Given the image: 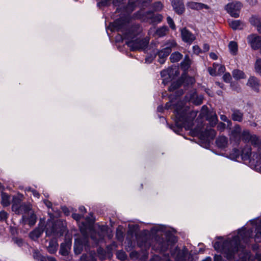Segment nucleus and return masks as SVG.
<instances>
[{"label":"nucleus","instance_id":"obj_47","mask_svg":"<svg viewBox=\"0 0 261 261\" xmlns=\"http://www.w3.org/2000/svg\"><path fill=\"white\" fill-rule=\"evenodd\" d=\"M167 21L171 29L173 30L176 29L175 24H174V21L171 17L168 16L167 17Z\"/></svg>","mask_w":261,"mask_h":261},{"label":"nucleus","instance_id":"obj_17","mask_svg":"<svg viewBox=\"0 0 261 261\" xmlns=\"http://www.w3.org/2000/svg\"><path fill=\"white\" fill-rule=\"evenodd\" d=\"M246 85L253 91L256 93L259 92L260 83L259 80L254 76H250L247 82Z\"/></svg>","mask_w":261,"mask_h":261},{"label":"nucleus","instance_id":"obj_24","mask_svg":"<svg viewBox=\"0 0 261 261\" xmlns=\"http://www.w3.org/2000/svg\"><path fill=\"white\" fill-rule=\"evenodd\" d=\"M32 208L30 204L23 203L17 210L16 211H14L15 213L17 215L22 214L27 215L29 213Z\"/></svg>","mask_w":261,"mask_h":261},{"label":"nucleus","instance_id":"obj_59","mask_svg":"<svg viewBox=\"0 0 261 261\" xmlns=\"http://www.w3.org/2000/svg\"><path fill=\"white\" fill-rule=\"evenodd\" d=\"M80 261H89V256L86 254H83L81 256Z\"/></svg>","mask_w":261,"mask_h":261},{"label":"nucleus","instance_id":"obj_42","mask_svg":"<svg viewBox=\"0 0 261 261\" xmlns=\"http://www.w3.org/2000/svg\"><path fill=\"white\" fill-rule=\"evenodd\" d=\"M126 243V244L125 246V249L127 252L132 251L135 247V243H134L131 240H127Z\"/></svg>","mask_w":261,"mask_h":261},{"label":"nucleus","instance_id":"obj_60","mask_svg":"<svg viewBox=\"0 0 261 261\" xmlns=\"http://www.w3.org/2000/svg\"><path fill=\"white\" fill-rule=\"evenodd\" d=\"M135 7V3L134 2H129L128 5L126 6V9L130 8V11L132 12L134 10Z\"/></svg>","mask_w":261,"mask_h":261},{"label":"nucleus","instance_id":"obj_7","mask_svg":"<svg viewBox=\"0 0 261 261\" xmlns=\"http://www.w3.org/2000/svg\"><path fill=\"white\" fill-rule=\"evenodd\" d=\"M89 238L87 234H84L82 237L75 239L74 243V251L75 254H80L82 253L84 247H89Z\"/></svg>","mask_w":261,"mask_h":261},{"label":"nucleus","instance_id":"obj_5","mask_svg":"<svg viewBox=\"0 0 261 261\" xmlns=\"http://www.w3.org/2000/svg\"><path fill=\"white\" fill-rule=\"evenodd\" d=\"M137 245L145 251L143 252L142 259L146 260L148 258L147 250L151 246L152 240L150 236L145 232H142L136 237Z\"/></svg>","mask_w":261,"mask_h":261},{"label":"nucleus","instance_id":"obj_9","mask_svg":"<svg viewBox=\"0 0 261 261\" xmlns=\"http://www.w3.org/2000/svg\"><path fill=\"white\" fill-rule=\"evenodd\" d=\"M46 234L47 236L60 237L63 236L64 230L60 223H52L51 226L46 225L45 230Z\"/></svg>","mask_w":261,"mask_h":261},{"label":"nucleus","instance_id":"obj_54","mask_svg":"<svg viewBox=\"0 0 261 261\" xmlns=\"http://www.w3.org/2000/svg\"><path fill=\"white\" fill-rule=\"evenodd\" d=\"M226 127V124L223 122H220L217 125V128L220 132L223 131Z\"/></svg>","mask_w":261,"mask_h":261},{"label":"nucleus","instance_id":"obj_22","mask_svg":"<svg viewBox=\"0 0 261 261\" xmlns=\"http://www.w3.org/2000/svg\"><path fill=\"white\" fill-rule=\"evenodd\" d=\"M252 154L251 148L250 145H246L241 150V159L243 161H248L250 160Z\"/></svg>","mask_w":261,"mask_h":261},{"label":"nucleus","instance_id":"obj_30","mask_svg":"<svg viewBox=\"0 0 261 261\" xmlns=\"http://www.w3.org/2000/svg\"><path fill=\"white\" fill-rule=\"evenodd\" d=\"M58 246V244L57 242L54 240H51L49 242L47 251L50 254H54L57 251Z\"/></svg>","mask_w":261,"mask_h":261},{"label":"nucleus","instance_id":"obj_26","mask_svg":"<svg viewBox=\"0 0 261 261\" xmlns=\"http://www.w3.org/2000/svg\"><path fill=\"white\" fill-rule=\"evenodd\" d=\"M216 135V131L212 128L206 129L201 133V137L206 140L214 139Z\"/></svg>","mask_w":261,"mask_h":261},{"label":"nucleus","instance_id":"obj_32","mask_svg":"<svg viewBox=\"0 0 261 261\" xmlns=\"http://www.w3.org/2000/svg\"><path fill=\"white\" fill-rule=\"evenodd\" d=\"M12 241L14 243L16 244L17 246L21 248H28L29 247V245L25 243L24 240L18 237H14L12 239Z\"/></svg>","mask_w":261,"mask_h":261},{"label":"nucleus","instance_id":"obj_58","mask_svg":"<svg viewBox=\"0 0 261 261\" xmlns=\"http://www.w3.org/2000/svg\"><path fill=\"white\" fill-rule=\"evenodd\" d=\"M207 70L210 75L212 76H215L216 75V69L210 67L208 68Z\"/></svg>","mask_w":261,"mask_h":261},{"label":"nucleus","instance_id":"obj_25","mask_svg":"<svg viewBox=\"0 0 261 261\" xmlns=\"http://www.w3.org/2000/svg\"><path fill=\"white\" fill-rule=\"evenodd\" d=\"M217 146L221 149L226 148L228 144V139L224 136H219L216 140Z\"/></svg>","mask_w":261,"mask_h":261},{"label":"nucleus","instance_id":"obj_31","mask_svg":"<svg viewBox=\"0 0 261 261\" xmlns=\"http://www.w3.org/2000/svg\"><path fill=\"white\" fill-rule=\"evenodd\" d=\"M232 74L233 77L237 80L244 79L246 77L245 73L239 69L233 70L232 72Z\"/></svg>","mask_w":261,"mask_h":261},{"label":"nucleus","instance_id":"obj_38","mask_svg":"<svg viewBox=\"0 0 261 261\" xmlns=\"http://www.w3.org/2000/svg\"><path fill=\"white\" fill-rule=\"evenodd\" d=\"M169 31V29L167 26H162L158 28L155 32L157 36L160 37H163L166 35L167 32Z\"/></svg>","mask_w":261,"mask_h":261},{"label":"nucleus","instance_id":"obj_28","mask_svg":"<svg viewBox=\"0 0 261 261\" xmlns=\"http://www.w3.org/2000/svg\"><path fill=\"white\" fill-rule=\"evenodd\" d=\"M32 256L35 261H47L46 257L43 256L37 249H33Z\"/></svg>","mask_w":261,"mask_h":261},{"label":"nucleus","instance_id":"obj_36","mask_svg":"<svg viewBox=\"0 0 261 261\" xmlns=\"http://www.w3.org/2000/svg\"><path fill=\"white\" fill-rule=\"evenodd\" d=\"M229 155L230 158L234 160L241 159V150L234 148L230 152Z\"/></svg>","mask_w":261,"mask_h":261},{"label":"nucleus","instance_id":"obj_34","mask_svg":"<svg viewBox=\"0 0 261 261\" xmlns=\"http://www.w3.org/2000/svg\"><path fill=\"white\" fill-rule=\"evenodd\" d=\"M251 135L248 130H244L241 134V140H242L245 143L249 142L251 139Z\"/></svg>","mask_w":261,"mask_h":261},{"label":"nucleus","instance_id":"obj_11","mask_svg":"<svg viewBox=\"0 0 261 261\" xmlns=\"http://www.w3.org/2000/svg\"><path fill=\"white\" fill-rule=\"evenodd\" d=\"M242 128L241 126L236 124L231 130L229 134V139L234 145H238L241 141V134Z\"/></svg>","mask_w":261,"mask_h":261},{"label":"nucleus","instance_id":"obj_55","mask_svg":"<svg viewBox=\"0 0 261 261\" xmlns=\"http://www.w3.org/2000/svg\"><path fill=\"white\" fill-rule=\"evenodd\" d=\"M181 75H186L188 78L191 79V80H190L189 79H186L185 80V82L184 83V84H185L186 85H189L190 84H193V81H194V79L192 77H190L189 76H188L187 75V74L186 73H183Z\"/></svg>","mask_w":261,"mask_h":261},{"label":"nucleus","instance_id":"obj_33","mask_svg":"<svg viewBox=\"0 0 261 261\" xmlns=\"http://www.w3.org/2000/svg\"><path fill=\"white\" fill-rule=\"evenodd\" d=\"M239 20H232L229 22V25L234 30L243 29V25Z\"/></svg>","mask_w":261,"mask_h":261},{"label":"nucleus","instance_id":"obj_1","mask_svg":"<svg viewBox=\"0 0 261 261\" xmlns=\"http://www.w3.org/2000/svg\"><path fill=\"white\" fill-rule=\"evenodd\" d=\"M112 31L121 32L122 35L117 36L116 40L120 41L123 39H127L126 44L129 47L131 51L140 50L146 48L149 43L146 38H136L139 33V26L133 25L130 27L129 19L122 17L116 19L110 24Z\"/></svg>","mask_w":261,"mask_h":261},{"label":"nucleus","instance_id":"obj_48","mask_svg":"<svg viewBox=\"0 0 261 261\" xmlns=\"http://www.w3.org/2000/svg\"><path fill=\"white\" fill-rule=\"evenodd\" d=\"M110 5V0H102L97 3V5L99 7H106Z\"/></svg>","mask_w":261,"mask_h":261},{"label":"nucleus","instance_id":"obj_12","mask_svg":"<svg viewBox=\"0 0 261 261\" xmlns=\"http://www.w3.org/2000/svg\"><path fill=\"white\" fill-rule=\"evenodd\" d=\"M37 221L36 215L32 210L27 215H23L20 222L23 224H28L30 226H34Z\"/></svg>","mask_w":261,"mask_h":261},{"label":"nucleus","instance_id":"obj_45","mask_svg":"<svg viewBox=\"0 0 261 261\" xmlns=\"http://www.w3.org/2000/svg\"><path fill=\"white\" fill-rule=\"evenodd\" d=\"M129 256H130V257L133 259H137L139 258L140 260H141L142 261H146V260H144L142 259V256H141V258H140V254L138 251H131V252L129 254Z\"/></svg>","mask_w":261,"mask_h":261},{"label":"nucleus","instance_id":"obj_40","mask_svg":"<svg viewBox=\"0 0 261 261\" xmlns=\"http://www.w3.org/2000/svg\"><path fill=\"white\" fill-rule=\"evenodd\" d=\"M229 49L230 50V53L234 55L237 54L238 51V44L234 41H231L229 43L228 45Z\"/></svg>","mask_w":261,"mask_h":261},{"label":"nucleus","instance_id":"obj_19","mask_svg":"<svg viewBox=\"0 0 261 261\" xmlns=\"http://www.w3.org/2000/svg\"><path fill=\"white\" fill-rule=\"evenodd\" d=\"M172 6L173 10L178 14H182L185 10L183 0H173Z\"/></svg>","mask_w":261,"mask_h":261},{"label":"nucleus","instance_id":"obj_18","mask_svg":"<svg viewBox=\"0 0 261 261\" xmlns=\"http://www.w3.org/2000/svg\"><path fill=\"white\" fill-rule=\"evenodd\" d=\"M231 112V118L234 121L241 122L243 120V112L237 108H232L230 109Z\"/></svg>","mask_w":261,"mask_h":261},{"label":"nucleus","instance_id":"obj_27","mask_svg":"<svg viewBox=\"0 0 261 261\" xmlns=\"http://www.w3.org/2000/svg\"><path fill=\"white\" fill-rule=\"evenodd\" d=\"M191 65V60L188 55L185 56L183 61L180 63L181 68L186 71L189 69Z\"/></svg>","mask_w":261,"mask_h":261},{"label":"nucleus","instance_id":"obj_29","mask_svg":"<svg viewBox=\"0 0 261 261\" xmlns=\"http://www.w3.org/2000/svg\"><path fill=\"white\" fill-rule=\"evenodd\" d=\"M22 203L21 199L18 196H13L12 202V211H16Z\"/></svg>","mask_w":261,"mask_h":261},{"label":"nucleus","instance_id":"obj_15","mask_svg":"<svg viewBox=\"0 0 261 261\" xmlns=\"http://www.w3.org/2000/svg\"><path fill=\"white\" fill-rule=\"evenodd\" d=\"M181 36L184 42L191 44L196 39L194 34L186 28L181 30Z\"/></svg>","mask_w":261,"mask_h":261},{"label":"nucleus","instance_id":"obj_10","mask_svg":"<svg viewBox=\"0 0 261 261\" xmlns=\"http://www.w3.org/2000/svg\"><path fill=\"white\" fill-rule=\"evenodd\" d=\"M242 7V4L239 2L230 3L225 6V10L230 15L234 18L239 17L240 11Z\"/></svg>","mask_w":261,"mask_h":261},{"label":"nucleus","instance_id":"obj_35","mask_svg":"<svg viewBox=\"0 0 261 261\" xmlns=\"http://www.w3.org/2000/svg\"><path fill=\"white\" fill-rule=\"evenodd\" d=\"M182 55L178 51L174 52L170 57V61L172 63L177 62L182 59Z\"/></svg>","mask_w":261,"mask_h":261},{"label":"nucleus","instance_id":"obj_41","mask_svg":"<svg viewBox=\"0 0 261 261\" xmlns=\"http://www.w3.org/2000/svg\"><path fill=\"white\" fill-rule=\"evenodd\" d=\"M152 8L154 11L159 12L162 10L163 5L161 2H156L152 4Z\"/></svg>","mask_w":261,"mask_h":261},{"label":"nucleus","instance_id":"obj_46","mask_svg":"<svg viewBox=\"0 0 261 261\" xmlns=\"http://www.w3.org/2000/svg\"><path fill=\"white\" fill-rule=\"evenodd\" d=\"M255 69L256 72L261 73V59L256 60L255 63Z\"/></svg>","mask_w":261,"mask_h":261},{"label":"nucleus","instance_id":"obj_4","mask_svg":"<svg viewBox=\"0 0 261 261\" xmlns=\"http://www.w3.org/2000/svg\"><path fill=\"white\" fill-rule=\"evenodd\" d=\"M177 239L171 232L168 231L164 237L156 236L153 249L156 252H165L177 242Z\"/></svg>","mask_w":261,"mask_h":261},{"label":"nucleus","instance_id":"obj_20","mask_svg":"<svg viewBox=\"0 0 261 261\" xmlns=\"http://www.w3.org/2000/svg\"><path fill=\"white\" fill-rule=\"evenodd\" d=\"M186 79H189L191 80V79L188 78L186 75H181V76L176 81L172 83L171 85L169 87V91L171 92L178 89L182 84H184V83L185 82Z\"/></svg>","mask_w":261,"mask_h":261},{"label":"nucleus","instance_id":"obj_14","mask_svg":"<svg viewBox=\"0 0 261 261\" xmlns=\"http://www.w3.org/2000/svg\"><path fill=\"white\" fill-rule=\"evenodd\" d=\"M143 15L149 20L150 23L152 24L159 23L163 19V16L162 14H155L152 11H147L144 13Z\"/></svg>","mask_w":261,"mask_h":261},{"label":"nucleus","instance_id":"obj_16","mask_svg":"<svg viewBox=\"0 0 261 261\" xmlns=\"http://www.w3.org/2000/svg\"><path fill=\"white\" fill-rule=\"evenodd\" d=\"M174 71L172 68L163 70L161 72V77L163 78L162 83L166 85L168 84L173 79Z\"/></svg>","mask_w":261,"mask_h":261},{"label":"nucleus","instance_id":"obj_23","mask_svg":"<svg viewBox=\"0 0 261 261\" xmlns=\"http://www.w3.org/2000/svg\"><path fill=\"white\" fill-rule=\"evenodd\" d=\"M187 7L191 9L195 10H200L203 9H209L210 8L209 6L206 4L194 2L188 3Z\"/></svg>","mask_w":261,"mask_h":261},{"label":"nucleus","instance_id":"obj_39","mask_svg":"<svg viewBox=\"0 0 261 261\" xmlns=\"http://www.w3.org/2000/svg\"><path fill=\"white\" fill-rule=\"evenodd\" d=\"M43 232V228L42 229H36L30 234V237L33 239H37L41 237Z\"/></svg>","mask_w":261,"mask_h":261},{"label":"nucleus","instance_id":"obj_57","mask_svg":"<svg viewBox=\"0 0 261 261\" xmlns=\"http://www.w3.org/2000/svg\"><path fill=\"white\" fill-rule=\"evenodd\" d=\"M250 142H251L252 144L256 145L258 143L257 138L255 135L251 136V139H250Z\"/></svg>","mask_w":261,"mask_h":261},{"label":"nucleus","instance_id":"obj_62","mask_svg":"<svg viewBox=\"0 0 261 261\" xmlns=\"http://www.w3.org/2000/svg\"><path fill=\"white\" fill-rule=\"evenodd\" d=\"M210 49V46L208 44L205 43L203 45L202 52H206Z\"/></svg>","mask_w":261,"mask_h":261},{"label":"nucleus","instance_id":"obj_3","mask_svg":"<svg viewBox=\"0 0 261 261\" xmlns=\"http://www.w3.org/2000/svg\"><path fill=\"white\" fill-rule=\"evenodd\" d=\"M172 106L175 108L174 113L175 116V124L170 125L169 127L176 133H179L183 127L190 129L193 125V121L196 114L191 111L189 107L183 106L181 103L174 106L170 102H168L164 108L169 110Z\"/></svg>","mask_w":261,"mask_h":261},{"label":"nucleus","instance_id":"obj_21","mask_svg":"<svg viewBox=\"0 0 261 261\" xmlns=\"http://www.w3.org/2000/svg\"><path fill=\"white\" fill-rule=\"evenodd\" d=\"M71 246V240H65L60 245L59 253L63 256H67Z\"/></svg>","mask_w":261,"mask_h":261},{"label":"nucleus","instance_id":"obj_51","mask_svg":"<svg viewBox=\"0 0 261 261\" xmlns=\"http://www.w3.org/2000/svg\"><path fill=\"white\" fill-rule=\"evenodd\" d=\"M193 53L196 55H199V54L202 53V49L197 45L193 46Z\"/></svg>","mask_w":261,"mask_h":261},{"label":"nucleus","instance_id":"obj_2","mask_svg":"<svg viewBox=\"0 0 261 261\" xmlns=\"http://www.w3.org/2000/svg\"><path fill=\"white\" fill-rule=\"evenodd\" d=\"M252 231L247 230L242 227L238 230V235L231 239L224 241L222 243L216 242L214 247L216 250H220L226 259L229 261H238L240 258L239 250L244 247L241 245V240L247 243L250 238Z\"/></svg>","mask_w":261,"mask_h":261},{"label":"nucleus","instance_id":"obj_49","mask_svg":"<svg viewBox=\"0 0 261 261\" xmlns=\"http://www.w3.org/2000/svg\"><path fill=\"white\" fill-rule=\"evenodd\" d=\"M117 256L121 260H124L126 258V254L122 250L117 252Z\"/></svg>","mask_w":261,"mask_h":261},{"label":"nucleus","instance_id":"obj_43","mask_svg":"<svg viewBox=\"0 0 261 261\" xmlns=\"http://www.w3.org/2000/svg\"><path fill=\"white\" fill-rule=\"evenodd\" d=\"M255 159H253V160H255V166L257 168L260 172H261V150L258 155H255Z\"/></svg>","mask_w":261,"mask_h":261},{"label":"nucleus","instance_id":"obj_8","mask_svg":"<svg viewBox=\"0 0 261 261\" xmlns=\"http://www.w3.org/2000/svg\"><path fill=\"white\" fill-rule=\"evenodd\" d=\"M170 254L175 261H187L188 250L186 246H184L182 249L176 246L170 250Z\"/></svg>","mask_w":261,"mask_h":261},{"label":"nucleus","instance_id":"obj_44","mask_svg":"<svg viewBox=\"0 0 261 261\" xmlns=\"http://www.w3.org/2000/svg\"><path fill=\"white\" fill-rule=\"evenodd\" d=\"M207 120L210 121L212 126H214L218 122V118L216 114L212 115L207 118Z\"/></svg>","mask_w":261,"mask_h":261},{"label":"nucleus","instance_id":"obj_6","mask_svg":"<svg viewBox=\"0 0 261 261\" xmlns=\"http://www.w3.org/2000/svg\"><path fill=\"white\" fill-rule=\"evenodd\" d=\"M165 45V48L159 50L157 53L159 58L158 61L161 64L165 62L167 57L172 51V48L175 47L177 45V43L175 41L172 40L167 42Z\"/></svg>","mask_w":261,"mask_h":261},{"label":"nucleus","instance_id":"obj_50","mask_svg":"<svg viewBox=\"0 0 261 261\" xmlns=\"http://www.w3.org/2000/svg\"><path fill=\"white\" fill-rule=\"evenodd\" d=\"M8 214L5 211H0V221H4L8 218Z\"/></svg>","mask_w":261,"mask_h":261},{"label":"nucleus","instance_id":"obj_13","mask_svg":"<svg viewBox=\"0 0 261 261\" xmlns=\"http://www.w3.org/2000/svg\"><path fill=\"white\" fill-rule=\"evenodd\" d=\"M247 40L249 44L253 50H256L261 47V37L256 34L248 36Z\"/></svg>","mask_w":261,"mask_h":261},{"label":"nucleus","instance_id":"obj_63","mask_svg":"<svg viewBox=\"0 0 261 261\" xmlns=\"http://www.w3.org/2000/svg\"><path fill=\"white\" fill-rule=\"evenodd\" d=\"M44 204H45V205L48 207V208H50L52 206V203L49 201V200H44Z\"/></svg>","mask_w":261,"mask_h":261},{"label":"nucleus","instance_id":"obj_52","mask_svg":"<svg viewBox=\"0 0 261 261\" xmlns=\"http://www.w3.org/2000/svg\"><path fill=\"white\" fill-rule=\"evenodd\" d=\"M223 79L226 83H229L231 80L230 74L228 72L225 73L223 76Z\"/></svg>","mask_w":261,"mask_h":261},{"label":"nucleus","instance_id":"obj_56","mask_svg":"<svg viewBox=\"0 0 261 261\" xmlns=\"http://www.w3.org/2000/svg\"><path fill=\"white\" fill-rule=\"evenodd\" d=\"M83 217V215L76 214V213H73L72 214V217L74 220L76 221L80 220L82 217Z\"/></svg>","mask_w":261,"mask_h":261},{"label":"nucleus","instance_id":"obj_53","mask_svg":"<svg viewBox=\"0 0 261 261\" xmlns=\"http://www.w3.org/2000/svg\"><path fill=\"white\" fill-rule=\"evenodd\" d=\"M214 261H227V260L224 258L221 255L216 254L214 257Z\"/></svg>","mask_w":261,"mask_h":261},{"label":"nucleus","instance_id":"obj_61","mask_svg":"<svg viewBox=\"0 0 261 261\" xmlns=\"http://www.w3.org/2000/svg\"><path fill=\"white\" fill-rule=\"evenodd\" d=\"M220 119L221 120L226 122L227 123H230V120H229L227 118V117L225 115H220Z\"/></svg>","mask_w":261,"mask_h":261},{"label":"nucleus","instance_id":"obj_37","mask_svg":"<svg viewBox=\"0 0 261 261\" xmlns=\"http://www.w3.org/2000/svg\"><path fill=\"white\" fill-rule=\"evenodd\" d=\"M1 203L4 206H9L10 204V196L5 193H3Z\"/></svg>","mask_w":261,"mask_h":261},{"label":"nucleus","instance_id":"obj_64","mask_svg":"<svg viewBox=\"0 0 261 261\" xmlns=\"http://www.w3.org/2000/svg\"><path fill=\"white\" fill-rule=\"evenodd\" d=\"M210 57L213 60H217L218 59V57L217 55L214 53H211L210 54Z\"/></svg>","mask_w":261,"mask_h":261}]
</instances>
